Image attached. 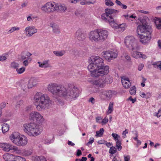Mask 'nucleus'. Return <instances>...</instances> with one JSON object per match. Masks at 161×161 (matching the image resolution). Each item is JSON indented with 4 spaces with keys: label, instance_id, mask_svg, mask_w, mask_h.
I'll return each mask as SVG.
<instances>
[{
    "label": "nucleus",
    "instance_id": "obj_1",
    "mask_svg": "<svg viewBox=\"0 0 161 161\" xmlns=\"http://www.w3.org/2000/svg\"><path fill=\"white\" fill-rule=\"evenodd\" d=\"M47 89L57 98L63 97L71 100L75 99L79 96L78 89L71 84L65 87L56 83H51L48 85Z\"/></svg>",
    "mask_w": 161,
    "mask_h": 161
},
{
    "label": "nucleus",
    "instance_id": "obj_2",
    "mask_svg": "<svg viewBox=\"0 0 161 161\" xmlns=\"http://www.w3.org/2000/svg\"><path fill=\"white\" fill-rule=\"evenodd\" d=\"M89 64L87 68L93 77L103 76L109 72V67L104 66L103 60L98 56H94L88 60Z\"/></svg>",
    "mask_w": 161,
    "mask_h": 161
},
{
    "label": "nucleus",
    "instance_id": "obj_3",
    "mask_svg": "<svg viewBox=\"0 0 161 161\" xmlns=\"http://www.w3.org/2000/svg\"><path fill=\"white\" fill-rule=\"evenodd\" d=\"M33 100L36 108L38 111L49 108L52 105V101L46 94L37 92L34 97Z\"/></svg>",
    "mask_w": 161,
    "mask_h": 161
},
{
    "label": "nucleus",
    "instance_id": "obj_4",
    "mask_svg": "<svg viewBox=\"0 0 161 161\" xmlns=\"http://www.w3.org/2000/svg\"><path fill=\"white\" fill-rule=\"evenodd\" d=\"M151 28L145 20H142V24L137 27V33L139 35L140 42L143 44H148L151 39Z\"/></svg>",
    "mask_w": 161,
    "mask_h": 161
},
{
    "label": "nucleus",
    "instance_id": "obj_5",
    "mask_svg": "<svg viewBox=\"0 0 161 161\" xmlns=\"http://www.w3.org/2000/svg\"><path fill=\"white\" fill-rule=\"evenodd\" d=\"M108 35L107 31L97 29L90 31L88 34V38L92 42H102L106 39Z\"/></svg>",
    "mask_w": 161,
    "mask_h": 161
},
{
    "label": "nucleus",
    "instance_id": "obj_6",
    "mask_svg": "<svg viewBox=\"0 0 161 161\" xmlns=\"http://www.w3.org/2000/svg\"><path fill=\"white\" fill-rule=\"evenodd\" d=\"M23 129L25 133L31 136H36L39 135L42 130L41 125L33 123L24 124Z\"/></svg>",
    "mask_w": 161,
    "mask_h": 161
},
{
    "label": "nucleus",
    "instance_id": "obj_7",
    "mask_svg": "<svg viewBox=\"0 0 161 161\" xmlns=\"http://www.w3.org/2000/svg\"><path fill=\"white\" fill-rule=\"evenodd\" d=\"M124 42L126 47L129 49L137 50L139 49L136 40L132 36H126Z\"/></svg>",
    "mask_w": 161,
    "mask_h": 161
},
{
    "label": "nucleus",
    "instance_id": "obj_8",
    "mask_svg": "<svg viewBox=\"0 0 161 161\" xmlns=\"http://www.w3.org/2000/svg\"><path fill=\"white\" fill-rule=\"evenodd\" d=\"M112 82V78L110 76H108L105 78L102 77L91 81L92 84L95 85L97 87L101 88L104 87L106 84H110Z\"/></svg>",
    "mask_w": 161,
    "mask_h": 161
},
{
    "label": "nucleus",
    "instance_id": "obj_9",
    "mask_svg": "<svg viewBox=\"0 0 161 161\" xmlns=\"http://www.w3.org/2000/svg\"><path fill=\"white\" fill-rule=\"evenodd\" d=\"M0 147L4 151L8 152L12 151V153L16 154H19L20 153V150L16 146L6 143H2L0 144Z\"/></svg>",
    "mask_w": 161,
    "mask_h": 161
},
{
    "label": "nucleus",
    "instance_id": "obj_10",
    "mask_svg": "<svg viewBox=\"0 0 161 161\" xmlns=\"http://www.w3.org/2000/svg\"><path fill=\"white\" fill-rule=\"evenodd\" d=\"M55 3L53 2H49L46 3L41 7L42 11L44 13H50L55 11Z\"/></svg>",
    "mask_w": 161,
    "mask_h": 161
},
{
    "label": "nucleus",
    "instance_id": "obj_11",
    "mask_svg": "<svg viewBox=\"0 0 161 161\" xmlns=\"http://www.w3.org/2000/svg\"><path fill=\"white\" fill-rule=\"evenodd\" d=\"M29 119L39 123L43 122L44 120V118L40 113L36 111L32 112L30 114Z\"/></svg>",
    "mask_w": 161,
    "mask_h": 161
},
{
    "label": "nucleus",
    "instance_id": "obj_12",
    "mask_svg": "<svg viewBox=\"0 0 161 161\" xmlns=\"http://www.w3.org/2000/svg\"><path fill=\"white\" fill-rule=\"evenodd\" d=\"M102 54L103 57L108 61H110L116 58L118 55L116 52L109 50L103 52Z\"/></svg>",
    "mask_w": 161,
    "mask_h": 161
},
{
    "label": "nucleus",
    "instance_id": "obj_13",
    "mask_svg": "<svg viewBox=\"0 0 161 161\" xmlns=\"http://www.w3.org/2000/svg\"><path fill=\"white\" fill-rule=\"evenodd\" d=\"M25 31L26 36L30 37L36 33L37 30L34 26H31L26 27L25 30Z\"/></svg>",
    "mask_w": 161,
    "mask_h": 161
},
{
    "label": "nucleus",
    "instance_id": "obj_14",
    "mask_svg": "<svg viewBox=\"0 0 161 161\" xmlns=\"http://www.w3.org/2000/svg\"><path fill=\"white\" fill-rule=\"evenodd\" d=\"M75 37L79 41H83L86 38V34L82 30L79 29L76 32Z\"/></svg>",
    "mask_w": 161,
    "mask_h": 161
},
{
    "label": "nucleus",
    "instance_id": "obj_15",
    "mask_svg": "<svg viewBox=\"0 0 161 161\" xmlns=\"http://www.w3.org/2000/svg\"><path fill=\"white\" fill-rule=\"evenodd\" d=\"M27 142V137L23 135H20L16 145L19 146H24L26 145Z\"/></svg>",
    "mask_w": 161,
    "mask_h": 161
},
{
    "label": "nucleus",
    "instance_id": "obj_16",
    "mask_svg": "<svg viewBox=\"0 0 161 161\" xmlns=\"http://www.w3.org/2000/svg\"><path fill=\"white\" fill-rule=\"evenodd\" d=\"M101 18L104 22L109 23L111 26L114 23V19L112 17L108 16L105 13L101 15Z\"/></svg>",
    "mask_w": 161,
    "mask_h": 161
},
{
    "label": "nucleus",
    "instance_id": "obj_17",
    "mask_svg": "<svg viewBox=\"0 0 161 161\" xmlns=\"http://www.w3.org/2000/svg\"><path fill=\"white\" fill-rule=\"evenodd\" d=\"M20 136V135L19 132H14L9 136V138L13 143L16 145Z\"/></svg>",
    "mask_w": 161,
    "mask_h": 161
},
{
    "label": "nucleus",
    "instance_id": "obj_18",
    "mask_svg": "<svg viewBox=\"0 0 161 161\" xmlns=\"http://www.w3.org/2000/svg\"><path fill=\"white\" fill-rule=\"evenodd\" d=\"M133 51V52L131 53V55L133 57L136 59L142 58L145 59L147 58L146 56L142 53L134 50Z\"/></svg>",
    "mask_w": 161,
    "mask_h": 161
},
{
    "label": "nucleus",
    "instance_id": "obj_19",
    "mask_svg": "<svg viewBox=\"0 0 161 161\" xmlns=\"http://www.w3.org/2000/svg\"><path fill=\"white\" fill-rule=\"evenodd\" d=\"M121 80L122 83L124 88L128 89L130 87L131 83L128 78L124 76L122 77Z\"/></svg>",
    "mask_w": 161,
    "mask_h": 161
},
{
    "label": "nucleus",
    "instance_id": "obj_20",
    "mask_svg": "<svg viewBox=\"0 0 161 161\" xmlns=\"http://www.w3.org/2000/svg\"><path fill=\"white\" fill-rule=\"evenodd\" d=\"M39 81L38 79L36 78H32L28 81V88H31L36 86L37 83Z\"/></svg>",
    "mask_w": 161,
    "mask_h": 161
},
{
    "label": "nucleus",
    "instance_id": "obj_21",
    "mask_svg": "<svg viewBox=\"0 0 161 161\" xmlns=\"http://www.w3.org/2000/svg\"><path fill=\"white\" fill-rule=\"evenodd\" d=\"M55 11H59L61 13L64 12L67 10V8L64 4L55 3Z\"/></svg>",
    "mask_w": 161,
    "mask_h": 161
},
{
    "label": "nucleus",
    "instance_id": "obj_22",
    "mask_svg": "<svg viewBox=\"0 0 161 161\" xmlns=\"http://www.w3.org/2000/svg\"><path fill=\"white\" fill-rule=\"evenodd\" d=\"M32 54L27 51H24L22 52L21 54V58L22 60H25L26 59L29 60L31 61L32 60V58L30 57L31 55Z\"/></svg>",
    "mask_w": 161,
    "mask_h": 161
},
{
    "label": "nucleus",
    "instance_id": "obj_23",
    "mask_svg": "<svg viewBox=\"0 0 161 161\" xmlns=\"http://www.w3.org/2000/svg\"><path fill=\"white\" fill-rule=\"evenodd\" d=\"M111 26L116 29H119L122 32H123L125 30L126 27V25L125 23H123L118 25L117 24L115 23L114 21V23Z\"/></svg>",
    "mask_w": 161,
    "mask_h": 161
},
{
    "label": "nucleus",
    "instance_id": "obj_24",
    "mask_svg": "<svg viewBox=\"0 0 161 161\" xmlns=\"http://www.w3.org/2000/svg\"><path fill=\"white\" fill-rule=\"evenodd\" d=\"M112 92L110 90H101L100 91V95L102 97L103 95L106 98H110L112 96Z\"/></svg>",
    "mask_w": 161,
    "mask_h": 161
},
{
    "label": "nucleus",
    "instance_id": "obj_25",
    "mask_svg": "<svg viewBox=\"0 0 161 161\" xmlns=\"http://www.w3.org/2000/svg\"><path fill=\"white\" fill-rule=\"evenodd\" d=\"M15 155L9 153L3 155V158L6 161H13Z\"/></svg>",
    "mask_w": 161,
    "mask_h": 161
},
{
    "label": "nucleus",
    "instance_id": "obj_26",
    "mask_svg": "<svg viewBox=\"0 0 161 161\" xmlns=\"http://www.w3.org/2000/svg\"><path fill=\"white\" fill-rule=\"evenodd\" d=\"M50 26L52 28L53 31L54 33L56 34L60 33V29L58 25L54 23H51L50 24Z\"/></svg>",
    "mask_w": 161,
    "mask_h": 161
},
{
    "label": "nucleus",
    "instance_id": "obj_27",
    "mask_svg": "<svg viewBox=\"0 0 161 161\" xmlns=\"http://www.w3.org/2000/svg\"><path fill=\"white\" fill-rule=\"evenodd\" d=\"M48 60H46L41 63L40 62H38L37 63L39 64V66L40 67L42 68H47L51 67L50 65L49 64Z\"/></svg>",
    "mask_w": 161,
    "mask_h": 161
},
{
    "label": "nucleus",
    "instance_id": "obj_28",
    "mask_svg": "<svg viewBox=\"0 0 161 161\" xmlns=\"http://www.w3.org/2000/svg\"><path fill=\"white\" fill-rule=\"evenodd\" d=\"M105 12L108 16L112 17V14L118 13L119 11L114 9L106 8L105 9Z\"/></svg>",
    "mask_w": 161,
    "mask_h": 161
},
{
    "label": "nucleus",
    "instance_id": "obj_29",
    "mask_svg": "<svg viewBox=\"0 0 161 161\" xmlns=\"http://www.w3.org/2000/svg\"><path fill=\"white\" fill-rule=\"evenodd\" d=\"M154 23L156 28L158 30L161 29V18H155L154 19Z\"/></svg>",
    "mask_w": 161,
    "mask_h": 161
},
{
    "label": "nucleus",
    "instance_id": "obj_30",
    "mask_svg": "<svg viewBox=\"0 0 161 161\" xmlns=\"http://www.w3.org/2000/svg\"><path fill=\"white\" fill-rule=\"evenodd\" d=\"M2 132L5 133L8 131L9 129V126L7 124H3L2 125Z\"/></svg>",
    "mask_w": 161,
    "mask_h": 161
},
{
    "label": "nucleus",
    "instance_id": "obj_31",
    "mask_svg": "<svg viewBox=\"0 0 161 161\" xmlns=\"http://www.w3.org/2000/svg\"><path fill=\"white\" fill-rule=\"evenodd\" d=\"M32 159L34 161H47L46 159L43 156H34L32 157Z\"/></svg>",
    "mask_w": 161,
    "mask_h": 161
},
{
    "label": "nucleus",
    "instance_id": "obj_32",
    "mask_svg": "<svg viewBox=\"0 0 161 161\" xmlns=\"http://www.w3.org/2000/svg\"><path fill=\"white\" fill-rule=\"evenodd\" d=\"M122 140L120 139L116 141V146L117 149L118 151H120L122 149V147L121 146Z\"/></svg>",
    "mask_w": 161,
    "mask_h": 161
},
{
    "label": "nucleus",
    "instance_id": "obj_33",
    "mask_svg": "<svg viewBox=\"0 0 161 161\" xmlns=\"http://www.w3.org/2000/svg\"><path fill=\"white\" fill-rule=\"evenodd\" d=\"M53 53L57 56L61 57L65 53V51L64 50L60 51H53Z\"/></svg>",
    "mask_w": 161,
    "mask_h": 161
},
{
    "label": "nucleus",
    "instance_id": "obj_34",
    "mask_svg": "<svg viewBox=\"0 0 161 161\" xmlns=\"http://www.w3.org/2000/svg\"><path fill=\"white\" fill-rule=\"evenodd\" d=\"M25 68L24 67H22L20 68H17L16 69L18 74H21L25 71Z\"/></svg>",
    "mask_w": 161,
    "mask_h": 161
},
{
    "label": "nucleus",
    "instance_id": "obj_35",
    "mask_svg": "<svg viewBox=\"0 0 161 161\" xmlns=\"http://www.w3.org/2000/svg\"><path fill=\"white\" fill-rule=\"evenodd\" d=\"M113 103H110L109 105L108 110L107 112V113L108 114H110L112 113L113 110Z\"/></svg>",
    "mask_w": 161,
    "mask_h": 161
},
{
    "label": "nucleus",
    "instance_id": "obj_36",
    "mask_svg": "<svg viewBox=\"0 0 161 161\" xmlns=\"http://www.w3.org/2000/svg\"><path fill=\"white\" fill-rule=\"evenodd\" d=\"M136 88L135 86H133L130 90V93L131 95H134L136 94Z\"/></svg>",
    "mask_w": 161,
    "mask_h": 161
},
{
    "label": "nucleus",
    "instance_id": "obj_37",
    "mask_svg": "<svg viewBox=\"0 0 161 161\" xmlns=\"http://www.w3.org/2000/svg\"><path fill=\"white\" fill-rule=\"evenodd\" d=\"M13 161H25V159L24 158L15 156Z\"/></svg>",
    "mask_w": 161,
    "mask_h": 161
},
{
    "label": "nucleus",
    "instance_id": "obj_38",
    "mask_svg": "<svg viewBox=\"0 0 161 161\" xmlns=\"http://www.w3.org/2000/svg\"><path fill=\"white\" fill-rule=\"evenodd\" d=\"M105 5L108 7L114 6V3L111 0H105Z\"/></svg>",
    "mask_w": 161,
    "mask_h": 161
},
{
    "label": "nucleus",
    "instance_id": "obj_39",
    "mask_svg": "<svg viewBox=\"0 0 161 161\" xmlns=\"http://www.w3.org/2000/svg\"><path fill=\"white\" fill-rule=\"evenodd\" d=\"M104 132V129L103 128H101L100 130L96 132V136H101L103 134Z\"/></svg>",
    "mask_w": 161,
    "mask_h": 161
},
{
    "label": "nucleus",
    "instance_id": "obj_40",
    "mask_svg": "<svg viewBox=\"0 0 161 161\" xmlns=\"http://www.w3.org/2000/svg\"><path fill=\"white\" fill-rule=\"evenodd\" d=\"M11 67L14 69H16L19 67V64L15 62H13L11 63Z\"/></svg>",
    "mask_w": 161,
    "mask_h": 161
},
{
    "label": "nucleus",
    "instance_id": "obj_41",
    "mask_svg": "<svg viewBox=\"0 0 161 161\" xmlns=\"http://www.w3.org/2000/svg\"><path fill=\"white\" fill-rule=\"evenodd\" d=\"M153 65L154 67L156 68H159L160 70H161V61L156 62L153 63Z\"/></svg>",
    "mask_w": 161,
    "mask_h": 161
},
{
    "label": "nucleus",
    "instance_id": "obj_42",
    "mask_svg": "<svg viewBox=\"0 0 161 161\" xmlns=\"http://www.w3.org/2000/svg\"><path fill=\"white\" fill-rule=\"evenodd\" d=\"M112 136L114 138V139L115 141L121 139L120 136H119L117 134L113 133Z\"/></svg>",
    "mask_w": 161,
    "mask_h": 161
},
{
    "label": "nucleus",
    "instance_id": "obj_43",
    "mask_svg": "<svg viewBox=\"0 0 161 161\" xmlns=\"http://www.w3.org/2000/svg\"><path fill=\"white\" fill-rule=\"evenodd\" d=\"M117 152V150L114 147L112 146L110 147L109 151V153L111 154H114L115 153Z\"/></svg>",
    "mask_w": 161,
    "mask_h": 161
},
{
    "label": "nucleus",
    "instance_id": "obj_44",
    "mask_svg": "<svg viewBox=\"0 0 161 161\" xmlns=\"http://www.w3.org/2000/svg\"><path fill=\"white\" fill-rule=\"evenodd\" d=\"M28 83H23L21 85L22 88L24 91H25L27 89H29L28 88Z\"/></svg>",
    "mask_w": 161,
    "mask_h": 161
},
{
    "label": "nucleus",
    "instance_id": "obj_45",
    "mask_svg": "<svg viewBox=\"0 0 161 161\" xmlns=\"http://www.w3.org/2000/svg\"><path fill=\"white\" fill-rule=\"evenodd\" d=\"M19 28L18 27H12L8 31V33H11L15 31H18L19 30Z\"/></svg>",
    "mask_w": 161,
    "mask_h": 161
},
{
    "label": "nucleus",
    "instance_id": "obj_46",
    "mask_svg": "<svg viewBox=\"0 0 161 161\" xmlns=\"http://www.w3.org/2000/svg\"><path fill=\"white\" fill-rule=\"evenodd\" d=\"M32 153V152L30 150H25L24 153V154L26 156H28L31 155Z\"/></svg>",
    "mask_w": 161,
    "mask_h": 161
},
{
    "label": "nucleus",
    "instance_id": "obj_47",
    "mask_svg": "<svg viewBox=\"0 0 161 161\" xmlns=\"http://www.w3.org/2000/svg\"><path fill=\"white\" fill-rule=\"evenodd\" d=\"M23 101L22 100H20L19 101H18L17 102L16 106L17 107L19 108L20 106L23 104Z\"/></svg>",
    "mask_w": 161,
    "mask_h": 161
},
{
    "label": "nucleus",
    "instance_id": "obj_48",
    "mask_svg": "<svg viewBox=\"0 0 161 161\" xmlns=\"http://www.w3.org/2000/svg\"><path fill=\"white\" fill-rule=\"evenodd\" d=\"M53 142V140L46 138L44 140V142L45 144H49L52 143Z\"/></svg>",
    "mask_w": 161,
    "mask_h": 161
},
{
    "label": "nucleus",
    "instance_id": "obj_49",
    "mask_svg": "<svg viewBox=\"0 0 161 161\" xmlns=\"http://www.w3.org/2000/svg\"><path fill=\"white\" fill-rule=\"evenodd\" d=\"M148 94L149 93H147L146 94L144 92H141L140 93V95L142 97L147 98L149 97V96L148 95Z\"/></svg>",
    "mask_w": 161,
    "mask_h": 161
},
{
    "label": "nucleus",
    "instance_id": "obj_50",
    "mask_svg": "<svg viewBox=\"0 0 161 161\" xmlns=\"http://www.w3.org/2000/svg\"><path fill=\"white\" fill-rule=\"evenodd\" d=\"M30 61H29V60H28V59H25L23 62V65L25 66H27L29 63H30Z\"/></svg>",
    "mask_w": 161,
    "mask_h": 161
},
{
    "label": "nucleus",
    "instance_id": "obj_51",
    "mask_svg": "<svg viewBox=\"0 0 161 161\" xmlns=\"http://www.w3.org/2000/svg\"><path fill=\"white\" fill-rule=\"evenodd\" d=\"M87 159L86 157H82L81 159L76 158L75 161H86Z\"/></svg>",
    "mask_w": 161,
    "mask_h": 161
},
{
    "label": "nucleus",
    "instance_id": "obj_52",
    "mask_svg": "<svg viewBox=\"0 0 161 161\" xmlns=\"http://www.w3.org/2000/svg\"><path fill=\"white\" fill-rule=\"evenodd\" d=\"M6 106V103L5 102H3L0 104V108L1 110L4 108Z\"/></svg>",
    "mask_w": 161,
    "mask_h": 161
},
{
    "label": "nucleus",
    "instance_id": "obj_53",
    "mask_svg": "<svg viewBox=\"0 0 161 161\" xmlns=\"http://www.w3.org/2000/svg\"><path fill=\"white\" fill-rule=\"evenodd\" d=\"M94 141V139L92 137H91L89 139V141L87 143L88 145L92 144Z\"/></svg>",
    "mask_w": 161,
    "mask_h": 161
},
{
    "label": "nucleus",
    "instance_id": "obj_54",
    "mask_svg": "<svg viewBox=\"0 0 161 161\" xmlns=\"http://www.w3.org/2000/svg\"><path fill=\"white\" fill-rule=\"evenodd\" d=\"M7 59V57L5 55L0 56V61H3Z\"/></svg>",
    "mask_w": 161,
    "mask_h": 161
},
{
    "label": "nucleus",
    "instance_id": "obj_55",
    "mask_svg": "<svg viewBox=\"0 0 161 161\" xmlns=\"http://www.w3.org/2000/svg\"><path fill=\"white\" fill-rule=\"evenodd\" d=\"M88 102H91L92 104H93L95 103V99L93 97H91L89 99Z\"/></svg>",
    "mask_w": 161,
    "mask_h": 161
},
{
    "label": "nucleus",
    "instance_id": "obj_56",
    "mask_svg": "<svg viewBox=\"0 0 161 161\" xmlns=\"http://www.w3.org/2000/svg\"><path fill=\"white\" fill-rule=\"evenodd\" d=\"M144 66V64H140L138 66V69L139 71H141V70H142Z\"/></svg>",
    "mask_w": 161,
    "mask_h": 161
},
{
    "label": "nucleus",
    "instance_id": "obj_57",
    "mask_svg": "<svg viewBox=\"0 0 161 161\" xmlns=\"http://www.w3.org/2000/svg\"><path fill=\"white\" fill-rule=\"evenodd\" d=\"M129 131V130L128 129H126L125 131H124L123 133L122 134L123 135H125V136L124 137V138H125L126 136V135L127 134Z\"/></svg>",
    "mask_w": 161,
    "mask_h": 161
},
{
    "label": "nucleus",
    "instance_id": "obj_58",
    "mask_svg": "<svg viewBox=\"0 0 161 161\" xmlns=\"http://www.w3.org/2000/svg\"><path fill=\"white\" fill-rule=\"evenodd\" d=\"M108 122V119L106 118H105L103 120L102 123L103 124H105L106 123H107Z\"/></svg>",
    "mask_w": 161,
    "mask_h": 161
},
{
    "label": "nucleus",
    "instance_id": "obj_59",
    "mask_svg": "<svg viewBox=\"0 0 161 161\" xmlns=\"http://www.w3.org/2000/svg\"><path fill=\"white\" fill-rule=\"evenodd\" d=\"M81 154H82V153H81V150H80L79 149L77 150V153H76V156H79L81 155Z\"/></svg>",
    "mask_w": 161,
    "mask_h": 161
},
{
    "label": "nucleus",
    "instance_id": "obj_60",
    "mask_svg": "<svg viewBox=\"0 0 161 161\" xmlns=\"http://www.w3.org/2000/svg\"><path fill=\"white\" fill-rule=\"evenodd\" d=\"M124 159L125 161H129L130 159V157L128 155L126 156H124Z\"/></svg>",
    "mask_w": 161,
    "mask_h": 161
},
{
    "label": "nucleus",
    "instance_id": "obj_61",
    "mask_svg": "<svg viewBox=\"0 0 161 161\" xmlns=\"http://www.w3.org/2000/svg\"><path fill=\"white\" fill-rule=\"evenodd\" d=\"M105 141L103 140H99L98 141L97 143L99 144H104Z\"/></svg>",
    "mask_w": 161,
    "mask_h": 161
},
{
    "label": "nucleus",
    "instance_id": "obj_62",
    "mask_svg": "<svg viewBox=\"0 0 161 161\" xmlns=\"http://www.w3.org/2000/svg\"><path fill=\"white\" fill-rule=\"evenodd\" d=\"M115 3L117 5L120 6H121L122 4V3L118 0H116L115 1Z\"/></svg>",
    "mask_w": 161,
    "mask_h": 161
},
{
    "label": "nucleus",
    "instance_id": "obj_63",
    "mask_svg": "<svg viewBox=\"0 0 161 161\" xmlns=\"http://www.w3.org/2000/svg\"><path fill=\"white\" fill-rule=\"evenodd\" d=\"M128 100H130L132 101V103H134L136 101V99H133L132 98V97L130 96L128 98Z\"/></svg>",
    "mask_w": 161,
    "mask_h": 161
},
{
    "label": "nucleus",
    "instance_id": "obj_64",
    "mask_svg": "<svg viewBox=\"0 0 161 161\" xmlns=\"http://www.w3.org/2000/svg\"><path fill=\"white\" fill-rule=\"evenodd\" d=\"M81 1V0H70V2L72 3H76Z\"/></svg>",
    "mask_w": 161,
    "mask_h": 161
}]
</instances>
